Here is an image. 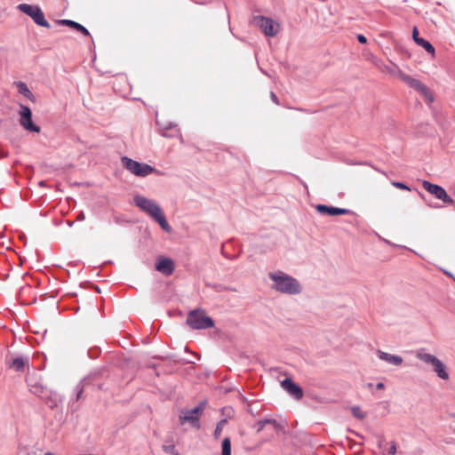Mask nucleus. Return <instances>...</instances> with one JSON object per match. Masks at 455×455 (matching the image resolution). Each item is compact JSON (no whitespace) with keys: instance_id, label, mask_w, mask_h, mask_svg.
<instances>
[{"instance_id":"1","label":"nucleus","mask_w":455,"mask_h":455,"mask_svg":"<svg viewBox=\"0 0 455 455\" xmlns=\"http://www.w3.org/2000/svg\"><path fill=\"white\" fill-rule=\"evenodd\" d=\"M268 277L273 282L272 289L278 292L289 295L301 292V285L299 281L283 271L271 272L268 274Z\"/></svg>"},{"instance_id":"2","label":"nucleus","mask_w":455,"mask_h":455,"mask_svg":"<svg viewBox=\"0 0 455 455\" xmlns=\"http://www.w3.org/2000/svg\"><path fill=\"white\" fill-rule=\"evenodd\" d=\"M134 203L141 211L147 212L152 219L157 221L164 230L167 232L171 230V227L168 224L163 211L154 201L142 196H136L134 197Z\"/></svg>"},{"instance_id":"3","label":"nucleus","mask_w":455,"mask_h":455,"mask_svg":"<svg viewBox=\"0 0 455 455\" xmlns=\"http://www.w3.org/2000/svg\"><path fill=\"white\" fill-rule=\"evenodd\" d=\"M206 403L201 402L194 409H182L179 414V422L181 426L188 425L192 427L199 429L201 427L200 419L205 409Z\"/></svg>"},{"instance_id":"4","label":"nucleus","mask_w":455,"mask_h":455,"mask_svg":"<svg viewBox=\"0 0 455 455\" xmlns=\"http://www.w3.org/2000/svg\"><path fill=\"white\" fill-rule=\"evenodd\" d=\"M187 323L194 330L207 329L213 326V321L202 309L190 311L187 316Z\"/></svg>"},{"instance_id":"5","label":"nucleus","mask_w":455,"mask_h":455,"mask_svg":"<svg viewBox=\"0 0 455 455\" xmlns=\"http://www.w3.org/2000/svg\"><path fill=\"white\" fill-rule=\"evenodd\" d=\"M122 164L125 169L138 177H146L156 172L153 166L139 163L127 156L122 158Z\"/></svg>"},{"instance_id":"6","label":"nucleus","mask_w":455,"mask_h":455,"mask_svg":"<svg viewBox=\"0 0 455 455\" xmlns=\"http://www.w3.org/2000/svg\"><path fill=\"white\" fill-rule=\"evenodd\" d=\"M17 8L31 17L33 20L41 27L50 28L49 22L45 20L43 11L36 5H30L28 4H20Z\"/></svg>"},{"instance_id":"7","label":"nucleus","mask_w":455,"mask_h":455,"mask_svg":"<svg viewBox=\"0 0 455 455\" xmlns=\"http://www.w3.org/2000/svg\"><path fill=\"white\" fill-rule=\"evenodd\" d=\"M396 75L403 83L408 84L410 87L415 89L416 91L421 92L427 100H429V101L434 100L433 96L430 93L428 88L425 84H423L421 82L404 74L401 70H398Z\"/></svg>"},{"instance_id":"8","label":"nucleus","mask_w":455,"mask_h":455,"mask_svg":"<svg viewBox=\"0 0 455 455\" xmlns=\"http://www.w3.org/2000/svg\"><path fill=\"white\" fill-rule=\"evenodd\" d=\"M20 124L27 131L40 132V127L32 121V112L28 106L20 104Z\"/></svg>"},{"instance_id":"9","label":"nucleus","mask_w":455,"mask_h":455,"mask_svg":"<svg viewBox=\"0 0 455 455\" xmlns=\"http://www.w3.org/2000/svg\"><path fill=\"white\" fill-rule=\"evenodd\" d=\"M422 188L435 198L442 200L445 204H452L454 203L453 199L447 194L445 189L439 185L433 184L427 180H423Z\"/></svg>"},{"instance_id":"10","label":"nucleus","mask_w":455,"mask_h":455,"mask_svg":"<svg viewBox=\"0 0 455 455\" xmlns=\"http://www.w3.org/2000/svg\"><path fill=\"white\" fill-rule=\"evenodd\" d=\"M258 26L263 33L267 36H274L277 34L279 25L275 24L273 20L260 16L256 19Z\"/></svg>"},{"instance_id":"11","label":"nucleus","mask_w":455,"mask_h":455,"mask_svg":"<svg viewBox=\"0 0 455 455\" xmlns=\"http://www.w3.org/2000/svg\"><path fill=\"white\" fill-rule=\"evenodd\" d=\"M281 387L296 400H300L303 397L302 388L290 378L283 379L281 382Z\"/></svg>"},{"instance_id":"12","label":"nucleus","mask_w":455,"mask_h":455,"mask_svg":"<svg viewBox=\"0 0 455 455\" xmlns=\"http://www.w3.org/2000/svg\"><path fill=\"white\" fill-rule=\"evenodd\" d=\"M315 210L320 214L330 216L345 215L350 213V211L348 209L338 208L325 204L315 205Z\"/></svg>"},{"instance_id":"13","label":"nucleus","mask_w":455,"mask_h":455,"mask_svg":"<svg viewBox=\"0 0 455 455\" xmlns=\"http://www.w3.org/2000/svg\"><path fill=\"white\" fill-rule=\"evenodd\" d=\"M156 269L165 275H171L174 271L173 261L168 258H159L156 264Z\"/></svg>"},{"instance_id":"14","label":"nucleus","mask_w":455,"mask_h":455,"mask_svg":"<svg viewBox=\"0 0 455 455\" xmlns=\"http://www.w3.org/2000/svg\"><path fill=\"white\" fill-rule=\"evenodd\" d=\"M379 358L392 365L399 366L403 363V359L400 355H391L381 350L377 351Z\"/></svg>"},{"instance_id":"15","label":"nucleus","mask_w":455,"mask_h":455,"mask_svg":"<svg viewBox=\"0 0 455 455\" xmlns=\"http://www.w3.org/2000/svg\"><path fill=\"white\" fill-rule=\"evenodd\" d=\"M434 371L436 372L437 376L444 380L449 379V374L445 370V365L443 363L441 360L438 358L432 363Z\"/></svg>"},{"instance_id":"16","label":"nucleus","mask_w":455,"mask_h":455,"mask_svg":"<svg viewBox=\"0 0 455 455\" xmlns=\"http://www.w3.org/2000/svg\"><path fill=\"white\" fill-rule=\"evenodd\" d=\"M60 24H62V25H66V26H68L72 28H75L76 30L81 32L83 35L84 36H90V33L89 31L87 30V28H85L84 26H82L81 24L74 21V20H61L59 21Z\"/></svg>"},{"instance_id":"17","label":"nucleus","mask_w":455,"mask_h":455,"mask_svg":"<svg viewBox=\"0 0 455 455\" xmlns=\"http://www.w3.org/2000/svg\"><path fill=\"white\" fill-rule=\"evenodd\" d=\"M15 85L18 89L19 93L22 94L24 97H26L28 100L31 101L35 100L33 93L24 82H16Z\"/></svg>"},{"instance_id":"18","label":"nucleus","mask_w":455,"mask_h":455,"mask_svg":"<svg viewBox=\"0 0 455 455\" xmlns=\"http://www.w3.org/2000/svg\"><path fill=\"white\" fill-rule=\"evenodd\" d=\"M28 364V359L22 356H18L14 358L12 362L11 367L13 368L17 371H22L25 369V366Z\"/></svg>"},{"instance_id":"19","label":"nucleus","mask_w":455,"mask_h":455,"mask_svg":"<svg viewBox=\"0 0 455 455\" xmlns=\"http://www.w3.org/2000/svg\"><path fill=\"white\" fill-rule=\"evenodd\" d=\"M416 356L421 360L422 362L426 363H429L432 365V363L437 359L436 356L433 355H430V354H427V353H423L421 351L418 352Z\"/></svg>"},{"instance_id":"20","label":"nucleus","mask_w":455,"mask_h":455,"mask_svg":"<svg viewBox=\"0 0 455 455\" xmlns=\"http://www.w3.org/2000/svg\"><path fill=\"white\" fill-rule=\"evenodd\" d=\"M221 455H231V441L229 437H226L222 440Z\"/></svg>"},{"instance_id":"21","label":"nucleus","mask_w":455,"mask_h":455,"mask_svg":"<svg viewBox=\"0 0 455 455\" xmlns=\"http://www.w3.org/2000/svg\"><path fill=\"white\" fill-rule=\"evenodd\" d=\"M373 63L380 71L391 75L395 74L394 69L391 67L385 65L380 60H375Z\"/></svg>"},{"instance_id":"22","label":"nucleus","mask_w":455,"mask_h":455,"mask_svg":"<svg viewBox=\"0 0 455 455\" xmlns=\"http://www.w3.org/2000/svg\"><path fill=\"white\" fill-rule=\"evenodd\" d=\"M417 44L422 46L427 52L431 53L433 56L435 55V48L434 46L424 38H421Z\"/></svg>"},{"instance_id":"23","label":"nucleus","mask_w":455,"mask_h":455,"mask_svg":"<svg viewBox=\"0 0 455 455\" xmlns=\"http://www.w3.org/2000/svg\"><path fill=\"white\" fill-rule=\"evenodd\" d=\"M226 423V420H221L220 422H219V424L217 425V427L214 431V437L215 438H219L220 435H221V432H222V428H223V425Z\"/></svg>"},{"instance_id":"24","label":"nucleus","mask_w":455,"mask_h":455,"mask_svg":"<svg viewBox=\"0 0 455 455\" xmlns=\"http://www.w3.org/2000/svg\"><path fill=\"white\" fill-rule=\"evenodd\" d=\"M163 449L167 453H172L173 455H179V453L177 452L175 446L173 444L164 445Z\"/></svg>"},{"instance_id":"25","label":"nucleus","mask_w":455,"mask_h":455,"mask_svg":"<svg viewBox=\"0 0 455 455\" xmlns=\"http://www.w3.org/2000/svg\"><path fill=\"white\" fill-rule=\"evenodd\" d=\"M353 415L358 419H363L365 417V414L362 412L359 407H353L352 408Z\"/></svg>"},{"instance_id":"26","label":"nucleus","mask_w":455,"mask_h":455,"mask_svg":"<svg viewBox=\"0 0 455 455\" xmlns=\"http://www.w3.org/2000/svg\"><path fill=\"white\" fill-rule=\"evenodd\" d=\"M392 185L397 188H400V189H405V190H410V188L407 187L405 184L402 183V182H398V181H393L392 182Z\"/></svg>"},{"instance_id":"27","label":"nucleus","mask_w":455,"mask_h":455,"mask_svg":"<svg viewBox=\"0 0 455 455\" xmlns=\"http://www.w3.org/2000/svg\"><path fill=\"white\" fill-rule=\"evenodd\" d=\"M412 38L416 44L421 39V37L419 36V31L416 27H414L412 30Z\"/></svg>"},{"instance_id":"28","label":"nucleus","mask_w":455,"mask_h":455,"mask_svg":"<svg viewBox=\"0 0 455 455\" xmlns=\"http://www.w3.org/2000/svg\"><path fill=\"white\" fill-rule=\"evenodd\" d=\"M388 453L390 455H395L396 453V445H395V442H391L390 443V447H389Z\"/></svg>"},{"instance_id":"29","label":"nucleus","mask_w":455,"mask_h":455,"mask_svg":"<svg viewBox=\"0 0 455 455\" xmlns=\"http://www.w3.org/2000/svg\"><path fill=\"white\" fill-rule=\"evenodd\" d=\"M357 40L361 44H366L367 43V38L363 35H358L357 36Z\"/></svg>"},{"instance_id":"30","label":"nucleus","mask_w":455,"mask_h":455,"mask_svg":"<svg viewBox=\"0 0 455 455\" xmlns=\"http://www.w3.org/2000/svg\"><path fill=\"white\" fill-rule=\"evenodd\" d=\"M270 98L271 100L275 103V104H279V101H278V99H277V96L275 95V92H270Z\"/></svg>"},{"instance_id":"31","label":"nucleus","mask_w":455,"mask_h":455,"mask_svg":"<svg viewBox=\"0 0 455 455\" xmlns=\"http://www.w3.org/2000/svg\"><path fill=\"white\" fill-rule=\"evenodd\" d=\"M384 387H385V386H384V384H383L382 382H379V383H378V384H377V388H378V389H383V388H384Z\"/></svg>"},{"instance_id":"32","label":"nucleus","mask_w":455,"mask_h":455,"mask_svg":"<svg viewBox=\"0 0 455 455\" xmlns=\"http://www.w3.org/2000/svg\"><path fill=\"white\" fill-rule=\"evenodd\" d=\"M78 219H79V220H84V213H83V212H81V213L79 214Z\"/></svg>"},{"instance_id":"33","label":"nucleus","mask_w":455,"mask_h":455,"mask_svg":"<svg viewBox=\"0 0 455 455\" xmlns=\"http://www.w3.org/2000/svg\"><path fill=\"white\" fill-rule=\"evenodd\" d=\"M164 136H169L166 132L163 133Z\"/></svg>"}]
</instances>
